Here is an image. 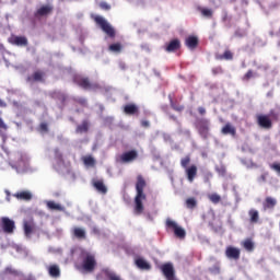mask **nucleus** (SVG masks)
I'll use <instances>...</instances> for the list:
<instances>
[{"mask_svg": "<svg viewBox=\"0 0 280 280\" xmlns=\"http://www.w3.org/2000/svg\"><path fill=\"white\" fill-rule=\"evenodd\" d=\"M92 185L94 189L98 191V194L106 195L108 192V188L106 187V185L104 184V180L102 179H93Z\"/></svg>", "mask_w": 280, "mask_h": 280, "instance_id": "15", "label": "nucleus"}, {"mask_svg": "<svg viewBox=\"0 0 280 280\" xmlns=\"http://www.w3.org/2000/svg\"><path fill=\"white\" fill-rule=\"evenodd\" d=\"M48 275L58 279V277H60V267L58 265H50L48 268Z\"/></svg>", "mask_w": 280, "mask_h": 280, "instance_id": "29", "label": "nucleus"}, {"mask_svg": "<svg viewBox=\"0 0 280 280\" xmlns=\"http://www.w3.org/2000/svg\"><path fill=\"white\" fill-rule=\"evenodd\" d=\"M191 163V156L186 155L180 160V166L183 170H185V175L188 180V183H194L196 180V177L198 176V166L196 164H189Z\"/></svg>", "mask_w": 280, "mask_h": 280, "instance_id": "3", "label": "nucleus"}, {"mask_svg": "<svg viewBox=\"0 0 280 280\" xmlns=\"http://www.w3.org/2000/svg\"><path fill=\"white\" fill-rule=\"evenodd\" d=\"M135 264L139 270H152V265L142 257H137Z\"/></svg>", "mask_w": 280, "mask_h": 280, "instance_id": "16", "label": "nucleus"}, {"mask_svg": "<svg viewBox=\"0 0 280 280\" xmlns=\"http://www.w3.org/2000/svg\"><path fill=\"white\" fill-rule=\"evenodd\" d=\"M137 159H139V151L133 149V150L122 152L118 156V163H122V164L135 163Z\"/></svg>", "mask_w": 280, "mask_h": 280, "instance_id": "6", "label": "nucleus"}, {"mask_svg": "<svg viewBox=\"0 0 280 280\" xmlns=\"http://www.w3.org/2000/svg\"><path fill=\"white\" fill-rule=\"evenodd\" d=\"M211 72L213 75H222V73H224V69H222V67L219 66V67L212 68Z\"/></svg>", "mask_w": 280, "mask_h": 280, "instance_id": "41", "label": "nucleus"}, {"mask_svg": "<svg viewBox=\"0 0 280 280\" xmlns=\"http://www.w3.org/2000/svg\"><path fill=\"white\" fill-rule=\"evenodd\" d=\"M178 49H180V39L178 38L172 39L165 47V51L168 54L178 51Z\"/></svg>", "mask_w": 280, "mask_h": 280, "instance_id": "19", "label": "nucleus"}, {"mask_svg": "<svg viewBox=\"0 0 280 280\" xmlns=\"http://www.w3.org/2000/svg\"><path fill=\"white\" fill-rule=\"evenodd\" d=\"M78 103L84 106V104H86V101L84 98H79Z\"/></svg>", "mask_w": 280, "mask_h": 280, "instance_id": "51", "label": "nucleus"}, {"mask_svg": "<svg viewBox=\"0 0 280 280\" xmlns=\"http://www.w3.org/2000/svg\"><path fill=\"white\" fill-rule=\"evenodd\" d=\"M94 22L98 27H101L102 32L108 36V38H115L117 36V32L115 31V27L108 23L106 19H104L102 15L94 16Z\"/></svg>", "mask_w": 280, "mask_h": 280, "instance_id": "4", "label": "nucleus"}, {"mask_svg": "<svg viewBox=\"0 0 280 280\" xmlns=\"http://www.w3.org/2000/svg\"><path fill=\"white\" fill-rule=\"evenodd\" d=\"M198 113H199V115H206L207 109H205V107H198Z\"/></svg>", "mask_w": 280, "mask_h": 280, "instance_id": "49", "label": "nucleus"}, {"mask_svg": "<svg viewBox=\"0 0 280 280\" xmlns=\"http://www.w3.org/2000/svg\"><path fill=\"white\" fill-rule=\"evenodd\" d=\"M185 205L187 209H196L198 207V200H196L194 197H190L186 199Z\"/></svg>", "mask_w": 280, "mask_h": 280, "instance_id": "32", "label": "nucleus"}, {"mask_svg": "<svg viewBox=\"0 0 280 280\" xmlns=\"http://www.w3.org/2000/svg\"><path fill=\"white\" fill-rule=\"evenodd\" d=\"M222 135H231V137H235L237 135V129L235 126H232L231 122L225 124L221 129Z\"/></svg>", "mask_w": 280, "mask_h": 280, "instance_id": "20", "label": "nucleus"}, {"mask_svg": "<svg viewBox=\"0 0 280 280\" xmlns=\"http://www.w3.org/2000/svg\"><path fill=\"white\" fill-rule=\"evenodd\" d=\"M160 270L166 280H177L176 270L174 269V265L172 262L163 264L162 266H160Z\"/></svg>", "mask_w": 280, "mask_h": 280, "instance_id": "9", "label": "nucleus"}, {"mask_svg": "<svg viewBox=\"0 0 280 280\" xmlns=\"http://www.w3.org/2000/svg\"><path fill=\"white\" fill-rule=\"evenodd\" d=\"M55 159H57L59 163H65V158L62 156L60 150L58 149L55 150Z\"/></svg>", "mask_w": 280, "mask_h": 280, "instance_id": "42", "label": "nucleus"}, {"mask_svg": "<svg viewBox=\"0 0 280 280\" xmlns=\"http://www.w3.org/2000/svg\"><path fill=\"white\" fill-rule=\"evenodd\" d=\"M256 121L260 128H264L265 130H270L272 128V119H270V116L258 114L256 116Z\"/></svg>", "mask_w": 280, "mask_h": 280, "instance_id": "12", "label": "nucleus"}, {"mask_svg": "<svg viewBox=\"0 0 280 280\" xmlns=\"http://www.w3.org/2000/svg\"><path fill=\"white\" fill-rule=\"evenodd\" d=\"M250 78H253V70H248L244 77H243V80L244 82H248V80H250Z\"/></svg>", "mask_w": 280, "mask_h": 280, "instance_id": "47", "label": "nucleus"}, {"mask_svg": "<svg viewBox=\"0 0 280 280\" xmlns=\"http://www.w3.org/2000/svg\"><path fill=\"white\" fill-rule=\"evenodd\" d=\"M10 43L11 45H16V47H27V45H30L25 36H13Z\"/></svg>", "mask_w": 280, "mask_h": 280, "instance_id": "17", "label": "nucleus"}, {"mask_svg": "<svg viewBox=\"0 0 280 280\" xmlns=\"http://www.w3.org/2000/svg\"><path fill=\"white\" fill-rule=\"evenodd\" d=\"M98 5H100L101 10H105V11L110 10V4H108L106 1L100 2Z\"/></svg>", "mask_w": 280, "mask_h": 280, "instance_id": "46", "label": "nucleus"}, {"mask_svg": "<svg viewBox=\"0 0 280 280\" xmlns=\"http://www.w3.org/2000/svg\"><path fill=\"white\" fill-rule=\"evenodd\" d=\"M5 194L10 198V190H5Z\"/></svg>", "mask_w": 280, "mask_h": 280, "instance_id": "52", "label": "nucleus"}, {"mask_svg": "<svg viewBox=\"0 0 280 280\" xmlns=\"http://www.w3.org/2000/svg\"><path fill=\"white\" fill-rule=\"evenodd\" d=\"M210 202H213V205H218L220 202V200H222V197H220V195L218 194H211L208 196Z\"/></svg>", "mask_w": 280, "mask_h": 280, "instance_id": "39", "label": "nucleus"}, {"mask_svg": "<svg viewBox=\"0 0 280 280\" xmlns=\"http://www.w3.org/2000/svg\"><path fill=\"white\" fill-rule=\"evenodd\" d=\"M81 265L77 266L78 270L83 272H93L97 266V260H95V255L91 252L83 250L80 254Z\"/></svg>", "mask_w": 280, "mask_h": 280, "instance_id": "2", "label": "nucleus"}, {"mask_svg": "<svg viewBox=\"0 0 280 280\" xmlns=\"http://www.w3.org/2000/svg\"><path fill=\"white\" fill-rule=\"evenodd\" d=\"M242 255V250L237 247L228 246L225 248V257L228 259H234V261H237Z\"/></svg>", "mask_w": 280, "mask_h": 280, "instance_id": "13", "label": "nucleus"}, {"mask_svg": "<svg viewBox=\"0 0 280 280\" xmlns=\"http://www.w3.org/2000/svg\"><path fill=\"white\" fill-rule=\"evenodd\" d=\"M249 222L252 224H257L259 222V211L256 209H250L248 211Z\"/></svg>", "mask_w": 280, "mask_h": 280, "instance_id": "26", "label": "nucleus"}, {"mask_svg": "<svg viewBox=\"0 0 280 280\" xmlns=\"http://www.w3.org/2000/svg\"><path fill=\"white\" fill-rule=\"evenodd\" d=\"M103 273L107 280H121V277L116 275L114 271H110L109 269H104Z\"/></svg>", "mask_w": 280, "mask_h": 280, "instance_id": "30", "label": "nucleus"}, {"mask_svg": "<svg viewBox=\"0 0 280 280\" xmlns=\"http://www.w3.org/2000/svg\"><path fill=\"white\" fill-rule=\"evenodd\" d=\"M148 186L145 178L142 175L137 176L136 182V197H135V213L137 215H141L143 213V200H145L147 196L143 192V189Z\"/></svg>", "mask_w": 280, "mask_h": 280, "instance_id": "1", "label": "nucleus"}, {"mask_svg": "<svg viewBox=\"0 0 280 280\" xmlns=\"http://www.w3.org/2000/svg\"><path fill=\"white\" fill-rule=\"evenodd\" d=\"M124 113L125 115H139V106L136 104H127L124 106Z\"/></svg>", "mask_w": 280, "mask_h": 280, "instance_id": "22", "label": "nucleus"}, {"mask_svg": "<svg viewBox=\"0 0 280 280\" xmlns=\"http://www.w3.org/2000/svg\"><path fill=\"white\" fill-rule=\"evenodd\" d=\"M89 120H82V122L75 129L77 135H83V132H89Z\"/></svg>", "mask_w": 280, "mask_h": 280, "instance_id": "24", "label": "nucleus"}, {"mask_svg": "<svg viewBox=\"0 0 280 280\" xmlns=\"http://www.w3.org/2000/svg\"><path fill=\"white\" fill-rule=\"evenodd\" d=\"M142 128H150V121L148 120H141Z\"/></svg>", "mask_w": 280, "mask_h": 280, "instance_id": "48", "label": "nucleus"}, {"mask_svg": "<svg viewBox=\"0 0 280 280\" xmlns=\"http://www.w3.org/2000/svg\"><path fill=\"white\" fill-rule=\"evenodd\" d=\"M270 168L280 175V163L279 162H275L273 164H271Z\"/></svg>", "mask_w": 280, "mask_h": 280, "instance_id": "45", "label": "nucleus"}, {"mask_svg": "<svg viewBox=\"0 0 280 280\" xmlns=\"http://www.w3.org/2000/svg\"><path fill=\"white\" fill-rule=\"evenodd\" d=\"M23 229L25 236L30 237V235L36 231V223H34V219L25 220L23 222Z\"/></svg>", "mask_w": 280, "mask_h": 280, "instance_id": "14", "label": "nucleus"}, {"mask_svg": "<svg viewBox=\"0 0 280 280\" xmlns=\"http://www.w3.org/2000/svg\"><path fill=\"white\" fill-rule=\"evenodd\" d=\"M39 132H49V126L47 125V122H40Z\"/></svg>", "mask_w": 280, "mask_h": 280, "instance_id": "44", "label": "nucleus"}, {"mask_svg": "<svg viewBox=\"0 0 280 280\" xmlns=\"http://www.w3.org/2000/svg\"><path fill=\"white\" fill-rule=\"evenodd\" d=\"M199 12L205 16L206 19H213V10L201 8L199 9Z\"/></svg>", "mask_w": 280, "mask_h": 280, "instance_id": "35", "label": "nucleus"}, {"mask_svg": "<svg viewBox=\"0 0 280 280\" xmlns=\"http://www.w3.org/2000/svg\"><path fill=\"white\" fill-rule=\"evenodd\" d=\"M262 205L264 209H275V207H277V199L273 197H266Z\"/></svg>", "mask_w": 280, "mask_h": 280, "instance_id": "25", "label": "nucleus"}, {"mask_svg": "<svg viewBox=\"0 0 280 280\" xmlns=\"http://www.w3.org/2000/svg\"><path fill=\"white\" fill-rule=\"evenodd\" d=\"M170 102H171V108H173V110H176V113H183V110H185V106L176 105V103H174V100L170 98Z\"/></svg>", "mask_w": 280, "mask_h": 280, "instance_id": "38", "label": "nucleus"}, {"mask_svg": "<svg viewBox=\"0 0 280 280\" xmlns=\"http://www.w3.org/2000/svg\"><path fill=\"white\" fill-rule=\"evenodd\" d=\"M199 39L198 37L190 35L185 39V45L188 49H196L198 47Z\"/></svg>", "mask_w": 280, "mask_h": 280, "instance_id": "23", "label": "nucleus"}, {"mask_svg": "<svg viewBox=\"0 0 280 280\" xmlns=\"http://www.w3.org/2000/svg\"><path fill=\"white\" fill-rule=\"evenodd\" d=\"M47 207L51 211H65V208L60 206V203H56L55 201H47Z\"/></svg>", "mask_w": 280, "mask_h": 280, "instance_id": "31", "label": "nucleus"}, {"mask_svg": "<svg viewBox=\"0 0 280 280\" xmlns=\"http://www.w3.org/2000/svg\"><path fill=\"white\" fill-rule=\"evenodd\" d=\"M217 60H233V52L225 50L224 54L217 56Z\"/></svg>", "mask_w": 280, "mask_h": 280, "instance_id": "33", "label": "nucleus"}, {"mask_svg": "<svg viewBox=\"0 0 280 280\" xmlns=\"http://www.w3.org/2000/svg\"><path fill=\"white\" fill-rule=\"evenodd\" d=\"M27 82H45V71L36 70L32 75L27 77Z\"/></svg>", "mask_w": 280, "mask_h": 280, "instance_id": "18", "label": "nucleus"}, {"mask_svg": "<svg viewBox=\"0 0 280 280\" xmlns=\"http://www.w3.org/2000/svg\"><path fill=\"white\" fill-rule=\"evenodd\" d=\"M8 103L0 98V108H5Z\"/></svg>", "mask_w": 280, "mask_h": 280, "instance_id": "50", "label": "nucleus"}, {"mask_svg": "<svg viewBox=\"0 0 280 280\" xmlns=\"http://www.w3.org/2000/svg\"><path fill=\"white\" fill-rule=\"evenodd\" d=\"M51 12H54V5L43 4L36 9V11L34 12V16H35V19L40 20V19H45V18L49 16V14H51Z\"/></svg>", "mask_w": 280, "mask_h": 280, "instance_id": "10", "label": "nucleus"}, {"mask_svg": "<svg viewBox=\"0 0 280 280\" xmlns=\"http://www.w3.org/2000/svg\"><path fill=\"white\" fill-rule=\"evenodd\" d=\"M74 83H77V85L84 91H100V89H102L100 83H92L91 79L88 77L77 75L74 77Z\"/></svg>", "mask_w": 280, "mask_h": 280, "instance_id": "5", "label": "nucleus"}, {"mask_svg": "<svg viewBox=\"0 0 280 280\" xmlns=\"http://www.w3.org/2000/svg\"><path fill=\"white\" fill-rule=\"evenodd\" d=\"M243 247L245 248V250L253 252L255 248V244L253 243V241H250V238H247L243 242Z\"/></svg>", "mask_w": 280, "mask_h": 280, "instance_id": "37", "label": "nucleus"}, {"mask_svg": "<svg viewBox=\"0 0 280 280\" xmlns=\"http://www.w3.org/2000/svg\"><path fill=\"white\" fill-rule=\"evenodd\" d=\"M196 128L203 139H207L209 137V120L205 118L198 119L196 121Z\"/></svg>", "mask_w": 280, "mask_h": 280, "instance_id": "11", "label": "nucleus"}, {"mask_svg": "<svg viewBox=\"0 0 280 280\" xmlns=\"http://www.w3.org/2000/svg\"><path fill=\"white\" fill-rule=\"evenodd\" d=\"M13 197L16 198L18 200L30 201L32 200V192L30 190H22L13 194Z\"/></svg>", "mask_w": 280, "mask_h": 280, "instance_id": "21", "label": "nucleus"}, {"mask_svg": "<svg viewBox=\"0 0 280 280\" xmlns=\"http://www.w3.org/2000/svg\"><path fill=\"white\" fill-rule=\"evenodd\" d=\"M8 130V125L3 121L2 118H0V135H3Z\"/></svg>", "mask_w": 280, "mask_h": 280, "instance_id": "43", "label": "nucleus"}, {"mask_svg": "<svg viewBox=\"0 0 280 280\" xmlns=\"http://www.w3.org/2000/svg\"><path fill=\"white\" fill-rule=\"evenodd\" d=\"M3 275H11L12 277H21V271L14 269L13 267H5Z\"/></svg>", "mask_w": 280, "mask_h": 280, "instance_id": "34", "label": "nucleus"}, {"mask_svg": "<svg viewBox=\"0 0 280 280\" xmlns=\"http://www.w3.org/2000/svg\"><path fill=\"white\" fill-rule=\"evenodd\" d=\"M268 117L273 121H279L280 113L275 109H270Z\"/></svg>", "mask_w": 280, "mask_h": 280, "instance_id": "40", "label": "nucleus"}, {"mask_svg": "<svg viewBox=\"0 0 280 280\" xmlns=\"http://www.w3.org/2000/svg\"><path fill=\"white\" fill-rule=\"evenodd\" d=\"M165 226L166 229H171L172 231H174V235L177 236L179 240H185L187 232H185V229L178 226V223L172 221V219H166Z\"/></svg>", "mask_w": 280, "mask_h": 280, "instance_id": "7", "label": "nucleus"}, {"mask_svg": "<svg viewBox=\"0 0 280 280\" xmlns=\"http://www.w3.org/2000/svg\"><path fill=\"white\" fill-rule=\"evenodd\" d=\"M73 235L77 240H86V231L82 228H74Z\"/></svg>", "mask_w": 280, "mask_h": 280, "instance_id": "28", "label": "nucleus"}, {"mask_svg": "<svg viewBox=\"0 0 280 280\" xmlns=\"http://www.w3.org/2000/svg\"><path fill=\"white\" fill-rule=\"evenodd\" d=\"M124 49V45L121 43H114L108 46V51H112V54H121Z\"/></svg>", "mask_w": 280, "mask_h": 280, "instance_id": "27", "label": "nucleus"}, {"mask_svg": "<svg viewBox=\"0 0 280 280\" xmlns=\"http://www.w3.org/2000/svg\"><path fill=\"white\" fill-rule=\"evenodd\" d=\"M83 163L86 167H95V159L91 155L83 158Z\"/></svg>", "mask_w": 280, "mask_h": 280, "instance_id": "36", "label": "nucleus"}, {"mask_svg": "<svg viewBox=\"0 0 280 280\" xmlns=\"http://www.w3.org/2000/svg\"><path fill=\"white\" fill-rule=\"evenodd\" d=\"M0 228L2 229L3 233L12 235V233H14V230L16 229V225L14 223V220L8 217H2L0 219Z\"/></svg>", "mask_w": 280, "mask_h": 280, "instance_id": "8", "label": "nucleus"}]
</instances>
